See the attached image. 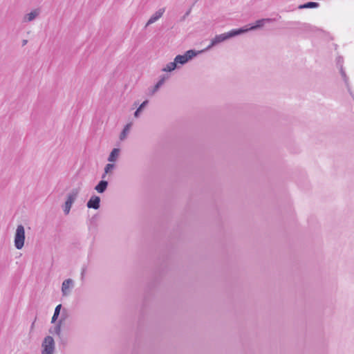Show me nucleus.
<instances>
[{
    "instance_id": "nucleus-21",
    "label": "nucleus",
    "mask_w": 354,
    "mask_h": 354,
    "mask_svg": "<svg viewBox=\"0 0 354 354\" xmlns=\"http://www.w3.org/2000/svg\"><path fill=\"white\" fill-rule=\"evenodd\" d=\"M161 86V83H156V84L153 87V88L150 91V94L153 95Z\"/></svg>"
},
{
    "instance_id": "nucleus-9",
    "label": "nucleus",
    "mask_w": 354,
    "mask_h": 354,
    "mask_svg": "<svg viewBox=\"0 0 354 354\" xmlns=\"http://www.w3.org/2000/svg\"><path fill=\"white\" fill-rule=\"evenodd\" d=\"M80 191V188H74L68 194L67 199L66 201H68V203H71L73 204V203L75 201Z\"/></svg>"
},
{
    "instance_id": "nucleus-14",
    "label": "nucleus",
    "mask_w": 354,
    "mask_h": 354,
    "mask_svg": "<svg viewBox=\"0 0 354 354\" xmlns=\"http://www.w3.org/2000/svg\"><path fill=\"white\" fill-rule=\"evenodd\" d=\"M120 154V149L118 148H114L111 152L110 153L108 161L109 162H115L118 158Z\"/></svg>"
},
{
    "instance_id": "nucleus-6",
    "label": "nucleus",
    "mask_w": 354,
    "mask_h": 354,
    "mask_svg": "<svg viewBox=\"0 0 354 354\" xmlns=\"http://www.w3.org/2000/svg\"><path fill=\"white\" fill-rule=\"evenodd\" d=\"M89 209H98L100 207V198L98 196L93 195L86 203Z\"/></svg>"
},
{
    "instance_id": "nucleus-25",
    "label": "nucleus",
    "mask_w": 354,
    "mask_h": 354,
    "mask_svg": "<svg viewBox=\"0 0 354 354\" xmlns=\"http://www.w3.org/2000/svg\"><path fill=\"white\" fill-rule=\"evenodd\" d=\"M340 64L343 66V58L341 57H339L337 59V66L339 68H340Z\"/></svg>"
},
{
    "instance_id": "nucleus-12",
    "label": "nucleus",
    "mask_w": 354,
    "mask_h": 354,
    "mask_svg": "<svg viewBox=\"0 0 354 354\" xmlns=\"http://www.w3.org/2000/svg\"><path fill=\"white\" fill-rule=\"evenodd\" d=\"M64 321V318L62 317L57 322V324L55 326L53 330H50V333L53 334L57 335L58 336H60L61 335V326Z\"/></svg>"
},
{
    "instance_id": "nucleus-23",
    "label": "nucleus",
    "mask_w": 354,
    "mask_h": 354,
    "mask_svg": "<svg viewBox=\"0 0 354 354\" xmlns=\"http://www.w3.org/2000/svg\"><path fill=\"white\" fill-rule=\"evenodd\" d=\"M169 77L168 75H162L157 83H161V86L165 83V80Z\"/></svg>"
},
{
    "instance_id": "nucleus-28",
    "label": "nucleus",
    "mask_w": 354,
    "mask_h": 354,
    "mask_svg": "<svg viewBox=\"0 0 354 354\" xmlns=\"http://www.w3.org/2000/svg\"><path fill=\"white\" fill-rule=\"evenodd\" d=\"M106 176V174H105V172H104V173L102 174V179L105 178Z\"/></svg>"
},
{
    "instance_id": "nucleus-19",
    "label": "nucleus",
    "mask_w": 354,
    "mask_h": 354,
    "mask_svg": "<svg viewBox=\"0 0 354 354\" xmlns=\"http://www.w3.org/2000/svg\"><path fill=\"white\" fill-rule=\"evenodd\" d=\"M131 126V124L129 123L124 127V128L123 129L122 131L121 132V133L120 135V139L121 140H123L126 138L127 135L130 129Z\"/></svg>"
},
{
    "instance_id": "nucleus-8",
    "label": "nucleus",
    "mask_w": 354,
    "mask_h": 354,
    "mask_svg": "<svg viewBox=\"0 0 354 354\" xmlns=\"http://www.w3.org/2000/svg\"><path fill=\"white\" fill-rule=\"evenodd\" d=\"M73 286V281L71 279H66L63 281L62 285V292L63 295H67L69 292V289Z\"/></svg>"
},
{
    "instance_id": "nucleus-27",
    "label": "nucleus",
    "mask_w": 354,
    "mask_h": 354,
    "mask_svg": "<svg viewBox=\"0 0 354 354\" xmlns=\"http://www.w3.org/2000/svg\"><path fill=\"white\" fill-rule=\"evenodd\" d=\"M28 41L26 39H24L22 41V46H25L27 44Z\"/></svg>"
},
{
    "instance_id": "nucleus-13",
    "label": "nucleus",
    "mask_w": 354,
    "mask_h": 354,
    "mask_svg": "<svg viewBox=\"0 0 354 354\" xmlns=\"http://www.w3.org/2000/svg\"><path fill=\"white\" fill-rule=\"evenodd\" d=\"M319 6V3L317 2L309 1L306 3L299 5L298 6L299 9H305V8H316Z\"/></svg>"
},
{
    "instance_id": "nucleus-26",
    "label": "nucleus",
    "mask_w": 354,
    "mask_h": 354,
    "mask_svg": "<svg viewBox=\"0 0 354 354\" xmlns=\"http://www.w3.org/2000/svg\"><path fill=\"white\" fill-rule=\"evenodd\" d=\"M66 317H67V311L66 309H64L62 311V315H61V318L63 317L65 319L66 318Z\"/></svg>"
},
{
    "instance_id": "nucleus-2",
    "label": "nucleus",
    "mask_w": 354,
    "mask_h": 354,
    "mask_svg": "<svg viewBox=\"0 0 354 354\" xmlns=\"http://www.w3.org/2000/svg\"><path fill=\"white\" fill-rule=\"evenodd\" d=\"M25 230L22 225H19L15 234V246L17 250H21L24 245Z\"/></svg>"
},
{
    "instance_id": "nucleus-7",
    "label": "nucleus",
    "mask_w": 354,
    "mask_h": 354,
    "mask_svg": "<svg viewBox=\"0 0 354 354\" xmlns=\"http://www.w3.org/2000/svg\"><path fill=\"white\" fill-rule=\"evenodd\" d=\"M165 11V8H160L158 10H157L148 20L146 26H149L150 24H152L155 23L156 21H158L163 15V13Z\"/></svg>"
},
{
    "instance_id": "nucleus-17",
    "label": "nucleus",
    "mask_w": 354,
    "mask_h": 354,
    "mask_svg": "<svg viewBox=\"0 0 354 354\" xmlns=\"http://www.w3.org/2000/svg\"><path fill=\"white\" fill-rule=\"evenodd\" d=\"M149 101L147 100H145L136 109V111L134 112V116L136 118H138L142 111L144 109V108L148 104Z\"/></svg>"
},
{
    "instance_id": "nucleus-18",
    "label": "nucleus",
    "mask_w": 354,
    "mask_h": 354,
    "mask_svg": "<svg viewBox=\"0 0 354 354\" xmlns=\"http://www.w3.org/2000/svg\"><path fill=\"white\" fill-rule=\"evenodd\" d=\"M61 308H62V304H59L55 307L54 314H53L52 319H51V323H55L57 321V319L60 314Z\"/></svg>"
},
{
    "instance_id": "nucleus-1",
    "label": "nucleus",
    "mask_w": 354,
    "mask_h": 354,
    "mask_svg": "<svg viewBox=\"0 0 354 354\" xmlns=\"http://www.w3.org/2000/svg\"><path fill=\"white\" fill-rule=\"evenodd\" d=\"M243 33H244V30L242 29H232L227 32L217 35L211 40L210 44L205 48V50H208L213 46Z\"/></svg>"
},
{
    "instance_id": "nucleus-20",
    "label": "nucleus",
    "mask_w": 354,
    "mask_h": 354,
    "mask_svg": "<svg viewBox=\"0 0 354 354\" xmlns=\"http://www.w3.org/2000/svg\"><path fill=\"white\" fill-rule=\"evenodd\" d=\"M72 203L66 201L64 205H63V210L66 215L68 214L72 207Z\"/></svg>"
},
{
    "instance_id": "nucleus-4",
    "label": "nucleus",
    "mask_w": 354,
    "mask_h": 354,
    "mask_svg": "<svg viewBox=\"0 0 354 354\" xmlns=\"http://www.w3.org/2000/svg\"><path fill=\"white\" fill-rule=\"evenodd\" d=\"M41 354H53L55 351V341L51 336H46L41 344Z\"/></svg>"
},
{
    "instance_id": "nucleus-10",
    "label": "nucleus",
    "mask_w": 354,
    "mask_h": 354,
    "mask_svg": "<svg viewBox=\"0 0 354 354\" xmlns=\"http://www.w3.org/2000/svg\"><path fill=\"white\" fill-rule=\"evenodd\" d=\"M339 73L342 76V78L345 84L346 87L347 88L348 91H350L351 86H350V82H349V78L347 76L346 71L344 68V66L340 64V68H339Z\"/></svg>"
},
{
    "instance_id": "nucleus-29",
    "label": "nucleus",
    "mask_w": 354,
    "mask_h": 354,
    "mask_svg": "<svg viewBox=\"0 0 354 354\" xmlns=\"http://www.w3.org/2000/svg\"><path fill=\"white\" fill-rule=\"evenodd\" d=\"M190 12V10L187 11L185 15H188Z\"/></svg>"
},
{
    "instance_id": "nucleus-3",
    "label": "nucleus",
    "mask_w": 354,
    "mask_h": 354,
    "mask_svg": "<svg viewBox=\"0 0 354 354\" xmlns=\"http://www.w3.org/2000/svg\"><path fill=\"white\" fill-rule=\"evenodd\" d=\"M199 52L195 50H189L183 55H178L174 58V61L176 64L183 65L191 60L193 57L196 56Z\"/></svg>"
},
{
    "instance_id": "nucleus-16",
    "label": "nucleus",
    "mask_w": 354,
    "mask_h": 354,
    "mask_svg": "<svg viewBox=\"0 0 354 354\" xmlns=\"http://www.w3.org/2000/svg\"><path fill=\"white\" fill-rule=\"evenodd\" d=\"M39 15V11L37 10H34L32 11H31L30 13L27 14L26 16H25V21H31L32 20H34L36 17H37Z\"/></svg>"
},
{
    "instance_id": "nucleus-11",
    "label": "nucleus",
    "mask_w": 354,
    "mask_h": 354,
    "mask_svg": "<svg viewBox=\"0 0 354 354\" xmlns=\"http://www.w3.org/2000/svg\"><path fill=\"white\" fill-rule=\"evenodd\" d=\"M108 181L102 180H100L97 185L95 187V189L100 194L104 193L108 187Z\"/></svg>"
},
{
    "instance_id": "nucleus-24",
    "label": "nucleus",
    "mask_w": 354,
    "mask_h": 354,
    "mask_svg": "<svg viewBox=\"0 0 354 354\" xmlns=\"http://www.w3.org/2000/svg\"><path fill=\"white\" fill-rule=\"evenodd\" d=\"M86 270H87L86 266H83L82 268V272H81V280L82 281H84V275L86 272Z\"/></svg>"
},
{
    "instance_id": "nucleus-5",
    "label": "nucleus",
    "mask_w": 354,
    "mask_h": 354,
    "mask_svg": "<svg viewBox=\"0 0 354 354\" xmlns=\"http://www.w3.org/2000/svg\"><path fill=\"white\" fill-rule=\"evenodd\" d=\"M274 19L270 18H265V19H261L255 21V23L253 25H251L250 27H243L240 28L239 29H242L244 30V33L250 31V30H254L259 28H261L264 26V25L266 23H270L273 21Z\"/></svg>"
},
{
    "instance_id": "nucleus-15",
    "label": "nucleus",
    "mask_w": 354,
    "mask_h": 354,
    "mask_svg": "<svg viewBox=\"0 0 354 354\" xmlns=\"http://www.w3.org/2000/svg\"><path fill=\"white\" fill-rule=\"evenodd\" d=\"M178 68V66H177L176 63L174 60V62L168 63L165 66V67H164L162 68V71H165V72H171V71H173L174 70H175L176 68Z\"/></svg>"
},
{
    "instance_id": "nucleus-22",
    "label": "nucleus",
    "mask_w": 354,
    "mask_h": 354,
    "mask_svg": "<svg viewBox=\"0 0 354 354\" xmlns=\"http://www.w3.org/2000/svg\"><path fill=\"white\" fill-rule=\"evenodd\" d=\"M113 164L109 163L104 167L105 174H107L111 169L114 168Z\"/></svg>"
}]
</instances>
